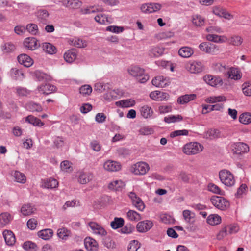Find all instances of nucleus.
<instances>
[{"mask_svg":"<svg viewBox=\"0 0 251 251\" xmlns=\"http://www.w3.org/2000/svg\"><path fill=\"white\" fill-rule=\"evenodd\" d=\"M129 74L135 77L141 83H144L149 79V76L145 73L144 69L137 66H132L128 69Z\"/></svg>","mask_w":251,"mask_h":251,"instance_id":"1","label":"nucleus"},{"mask_svg":"<svg viewBox=\"0 0 251 251\" xmlns=\"http://www.w3.org/2000/svg\"><path fill=\"white\" fill-rule=\"evenodd\" d=\"M203 149V147L201 144L197 142H194L185 144L183 148V151L187 155H192L201 152Z\"/></svg>","mask_w":251,"mask_h":251,"instance_id":"2","label":"nucleus"},{"mask_svg":"<svg viewBox=\"0 0 251 251\" xmlns=\"http://www.w3.org/2000/svg\"><path fill=\"white\" fill-rule=\"evenodd\" d=\"M219 176L222 183L227 186H232L235 184V179L233 174L227 170L219 172Z\"/></svg>","mask_w":251,"mask_h":251,"instance_id":"3","label":"nucleus"},{"mask_svg":"<svg viewBox=\"0 0 251 251\" xmlns=\"http://www.w3.org/2000/svg\"><path fill=\"white\" fill-rule=\"evenodd\" d=\"M210 201L216 208L221 210H226L230 206L229 201L222 197L214 196L211 197Z\"/></svg>","mask_w":251,"mask_h":251,"instance_id":"4","label":"nucleus"},{"mask_svg":"<svg viewBox=\"0 0 251 251\" xmlns=\"http://www.w3.org/2000/svg\"><path fill=\"white\" fill-rule=\"evenodd\" d=\"M149 165L145 162H138L130 167V171L136 175H144L149 170Z\"/></svg>","mask_w":251,"mask_h":251,"instance_id":"5","label":"nucleus"},{"mask_svg":"<svg viewBox=\"0 0 251 251\" xmlns=\"http://www.w3.org/2000/svg\"><path fill=\"white\" fill-rule=\"evenodd\" d=\"M199 48L201 51L208 54H214L219 51L218 48L209 42H202L199 45Z\"/></svg>","mask_w":251,"mask_h":251,"instance_id":"6","label":"nucleus"},{"mask_svg":"<svg viewBox=\"0 0 251 251\" xmlns=\"http://www.w3.org/2000/svg\"><path fill=\"white\" fill-rule=\"evenodd\" d=\"M204 68L203 64L201 61H193L189 62L187 66L186 69L191 73L197 74L201 72Z\"/></svg>","mask_w":251,"mask_h":251,"instance_id":"7","label":"nucleus"},{"mask_svg":"<svg viewBox=\"0 0 251 251\" xmlns=\"http://www.w3.org/2000/svg\"><path fill=\"white\" fill-rule=\"evenodd\" d=\"M231 148L233 153L237 154L246 153L249 151L248 145L243 142L234 143L231 145Z\"/></svg>","mask_w":251,"mask_h":251,"instance_id":"8","label":"nucleus"},{"mask_svg":"<svg viewBox=\"0 0 251 251\" xmlns=\"http://www.w3.org/2000/svg\"><path fill=\"white\" fill-rule=\"evenodd\" d=\"M162 8V5L157 3H145L140 7L141 10L145 13L155 12Z\"/></svg>","mask_w":251,"mask_h":251,"instance_id":"9","label":"nucleus"},{"mask_svg":"<svg viewBox=\"0 0 251 251\" xmlns=\"http://www.w3.org/2000/svg\"><path fill=\"white\" fill-rule=\"evenodd\" d=\"M88 225L93 233L100 236H104L107 234L105 229L100 224L95 222H90Z\"/></svg>","mask_w":251,"mask_h":251,"instance_id":"10","label":"nucleus"},{"mask_svg":"<svg viewBox=\"0 0 251 251\" xmlns=\"http://www.w3.org/2000/svg\"><path fill=\"white\" fill-rule=\"evenodd\" d=\"M128 196L132 201L133 205H134L139 210L143 211L145 209V206L142 200L133 192H130Z\"/></svg>","mask_w":251,"mask_h":251,"instance_id":"11","label":"nucleus"},{"mask_svg":"<svg viewBox=\"0 0 251 251\" xmlns=\"http://www.w3.org/2000/svg\"><path fill=\"white\" fill-rule=\"evenodd\" d=\"M94 178V175L90 172H81L79 173L78 176V181L82 184H85Z\"/></svg>","mask_w":251,"mask_h":251,"instance_id":"12","label":"nucleus"},{"mask_svg":"<svg viewBox=\"0 0 251 251\" xmlns=\"http://www.w3.org/2000/svg\"><path fill=\"white\" fill-rule=\"evenodd\" d=\"M24 46L31 50H34L40 46L38 40L34 37H28L24 41Z\"/></svg>","mask_w":251,"mask_h":251,"instance_id":"13","label":"nucleus"},{"mask_svg":"<svg viewBox=\"0 0 251 251\" xmlns=\"http://www.w3.org/2000/svg\"><path fill=\"white\" fill-rule=\"evenodd\" d=\"M153 226V223L151 221L146 220L139 222L136 228L139 232H146L149 230Z\"/></svg>","mask_w":251,"mask_h":251,"instance_id":"14","label":"nucleus"},{"mask_svg":"<svg viewBox=\"0 0 251 251\" xmlns=\"http://www.w3.org/2000/svg\"><path fill=\"white\" fill-rule=\"evenodd\" d=\"M170 83L169 79L163 76H156L152 80V84L157 87H165L169 85Z\"/></svg>","mask_w":251,"mask_h":251,"instance_id":"15","label":"nucleus"},{"mask_svg":"<svg viewBox=\"0 0 251 251\" xmlns=\"http://www.w3.org/2000/svg\"><path fill=\"white\" fill-rule=\"evenodd\" d=\"M150 97L154 100L162 101L167 100L169 98V95L167 93L155 91L150 93Z\"/></svg>","mask_w":251,"mask_h":251,"instance_id":"16","label":"nucleus"},{"mask_svg":"<svg viewBox=\"0 0 251 251\" xmlns=\"http://www.w3.org/2000/svg\"><path fill=\"white\" fill-rule=\"evenodd\" d=\"M204 80L209 85L216 87L218 85H222V79L219 77H214L212 75H207L204 76Z\"/></svg>","mask_w":251,"mask_h":251,"instance_id":"17","label":"nucleus"},{"mask_svg":"<svg viewBox=\"0 0 251 251\" xmlns=\"http://www.w3.org/2000/svg\"><path fill=\"white\" fill-rule=\"evenodd\" d=\"M103 167L105 170L108 171L114 172L119 170L121 165L117 162L108 160L104 163Z\"/></svg>","mask_w":251,"mask_h":251,"instance_id":"18","label":"nucleus"},{"mask_svg":"<svg viewBox=\"0 0 251 251\" xmlns=\"http://www.w3.org/2000/svg\"><path fill=\"white\" fill-rule=\"evenodd\" d=\"M85 246L88 251H96L98 245L97 241L90 237H87L84 241Z\"/></svg>","mask_w":251,"mask_h":251,"instance_id":"19","label":"nucleus"},{"mask_svg":"<svg viewBox=\"0 0 251 251\" xmlns=\"http://www.w3.org/2000/svg\"><path fill=\"white\" fill-rule=\"evenodd\" d=\"M18 60L21 64H23L24 66L26 67L31 66L33 63L32 59L25 54L19 55L18 56Z\"/></svg>","mask_w":251,"mask_h":251,"instance_id":"20","label":"nucleus"},{"mask_svg":"<svg viewBox=\"0 0 251 251\" xmlns=\"http://www.w3.org/2000/svg\"><path fill=\"white\" fill-rule=\"evenodd\" d=\"M49 16V12L45 9H39L36 12L38 21L40 23L43 24H46L48 22V18Z\"/></svg>","mask_w":251,"mask_h":251,"instance_id":"21","label":"nucleus"},{"mask_svg":"<svg viewBox=\"0 0 251 251\" xmlns=\"http://www.w3.org/2000/svg\"><path fill=\"white\" fill-rule=\"evenodd\" d=\"M39 92L45 95H48L56 91V87L50 83L42 84L38 87Z\"/></svg>","mask_w":251,"mask_h":251,"instance_id":"22","label":"nucleus"},{"mask_svg":"<svg viewBox=\"0 0 251 251\" xmlns=\"http://www.w3.org/2000/svg\"><path fill=\"white\" fill-rule=\"evenodd\" d=\"M3 235L5 239L6 244L9 246L13 245L16 241L15 237L13 233L8 230H5L3 232Z\"/></svg>","mask_w":251,"mask_h":251,"instance_id":"23","label":"nucleus"},{"mask_svg":"<svg viewBox=\"0 0 251 251\" xmlns=\"http://www.w3.org/2000/svg\"><path fill=\"white\" fill-rule=\"evenodd\" d=\"M194 52V50L188 46L182 47L178 50V54L183 58H189Z\"/></svg>","mask_w":251,"mask_h":251,"instance_id":"24","label":"nucleus"},{"mask_svg":"<svg viewBox=\"0 0 251 251\" xmlns=\"http://www.w3.org/2000/svg\"><path fill=\"white\" fill-rule=\"evenodd\" d=\"M183 218L186 223L193 224L195 222V214L189 210H185L182 212Z\"/></svg>","mask_w":251,"mask_h":251,"instance_id":"25","label":"nucleus"},{"mask_svg":"<svg viewBox=\"0 0 251 251\" xmlns=\"http://www.w3.org/2000/svg\"><path fill=\"white\" fill-rule=\"evenodd\" d=\"M125 186V183L121 180L111 181L108 184V188L111 190L120 191Z\"/></svg>","mask_w":251,"mask_h":251,"instance_id":"26","label":"nucleus"},{"mask_svg":"<svg viewBox=\"0 0 251 251\" xmlns=\"http://www.w3.org/2000/svg\"><path fill=\"white\" fill-rule=\"evenodd\" d=\"M140 111L141 116L146 119L151 118L153 114L152 109L147 105L142 106L140 109Z\"/></svg>","mask_w":251,"mask_h":251,"instance_id":"27","label":"nucleus"},{"mask_svg":"<svg viewBox=\"0 0 251 251\" xmlns=\"http://www.w3.org/2000/svg\"><path fill=\"white\" fill-rule=\"evenodd\" d=\"M227 74L229 78L235 80H239L242 77V74L237 68H230Z\"/></svg>","mask_w":251,"mask_h":251,"instance_id":"28","label":"nucleus"},{"mask_svg":"<svg viewBox=\"0 0 251 251\" xmlns=\"http://www.w3.org/2000/svg\"><path fill=\"white\" fill-rule=\"evenodd\" d=\"M36 209L30 204L23 205L21 209V213L25 216L29 215L34 213Z\"/></svg>","mask_w":251,"mask_h":251,"instance_id":"29","label":"nucleus"},{"mask_svg":"<svg viewBox=\"0 0 251 251\" xmlns=\"http://www.w3.org/2000/svg\"><path fill=\"white\" fill-rule=\"evenodd\" d=\"M196 98L195 94H187L180 96L177 99V102L180 104H184L191 100H194Z\"/></svg>","mask_w":251,"mask_h":251,"instance_id":"30","label":"nucleus"},{"mask_svg":"<svg viewBox=\"0 0 251 251\" xmlns=\"http://www.w3.org/2000/svg\"><path fill=\"white\" fill-rule=\"evenodd\" d=\"M135 104V101L131 99L123 100L116 102L115 104L118 106L122 107H129L134 106Z\"/></svg>","mask_w":251,"mask_h":251,"instance_id":"31","label":"nucleus"},{"mask_svg":"<svg viewBox=\"0 0 251 251\" xmlns=\"http://www.w3.org/2000/svg\"><path fill=\"white\" fill-rule=\"evenodd\" d=\"M12 220L11 215L7 212L0 214V227H3Z\"/></svg>","mask_w":251,"mask_h":251,"instance_id":"32","label":"nucleus"},{"mask_svg":"<svg viewBox=\"0 0 251 251\" xmlns=\"http://www.w3.org/2000/svg\"><path fill=\"white\" fill-rule=\"evenodd\" d=\"M206 39L208 41L216 43L225 42L227 40V38L225 36H222L213 34H210L207 35L206 36Z\"/></svg>","mask_w":251,"mask_h":251,"instance_id":"33","label":"nucleus"},{"mask_svg":"<svg viewBox=\"0 0 251 251\" xmlns=\"http://www.w3.org/2000/svg\"><path fill=\"white\" fill-rule=\"evenodd\" d=\"M76 57V53L75 50H70L66 51L64 54L65 60L68 62H73Z\"/></svg>","mask_w":251,"mask_h":251,"instance_id":"34","label":"nucleus"},{"mask_svg":"<svg viewBox=\"0 0 251 251\" xmlns=\"http://www.w3.org/2000/svg\"><path fill=\"white\" fill-rule=\"evenodd\" d=\"M220 132L218 130L215 129H210L206 131L204 134V137L208 139H214L219 136Z\"/></svg>","mask_w":251,"mask_h":251,"instance_id":"35","label":"nucleus"},{"mask_svg":"<svg viewBox=\"0 0 251 251\" xmlns=\"http://www.w3.org/2000/svg\"><path fill=\"white\" fill-rule=\"evenodd\" d=\"M25 121L34 126H42L44 123L39 119L32 115H29L25 118Z\"/></svg>","mask_w":251,"mask_h":251,"instance_id":"36","label":"nucleus"},{"mask_svg":"<svg viewBox=\"0 0 251 251\" xmlns=\"http://www.w3.org/2000/svg\"><path fill=\"white\" fill-rule=\"evenodd\" d=\"M42 47L43 50L49 54H52L56 52L55 47L50 43H43Z\"/></svg>","mask_w":251,"mask_h":251,"instance_id":"37","label":"nucleus"},{"mask_svg":"<svg viewBox=\"0 0 251 251\" xmlns=\"http://www.w3.org/2000/svg\"><path fill=\"white\" fill-rule=\"evenodd\" d=\"M53 231L50 229H46L39 231L38 232V235L39 237L44 240H48L52 237Z\"/></svg>","mask_w":251,"mask_h":251,"instance_id":"38","label":"nucleus"},{"mask_svg":"<svg viewBox=\"0 0 251 251\" xmlns=\"http://www.w3.org/2000/svg\"><path fill=\"white\" fill-rule=\"evenodd\" d=\"M58 185L57 181L52 178H50L45 180L43 184L44 187L48 189L55 188L57 187Z\"/></svg>","mask_w":251,"mask_h":251,"instance_id":"39","label":"nucleus"},{"mask_svg":"<svg viewBox=\"0 0 251 251\" xmlns=\"http://www.w3.org/2000/svg\"><path fill=\"white\" fill-rule=\"evenodd\" d=\"M207 221L211 225H216L221 223V218L217 214H211L208 217Z\"/></svg>","mask_w":251,"mask_h":251,"instance_id":"40","label":"nucleus"},{"mask_svg":"<svg viewBox=\"0 0 251 251\" xmlns=\"http://www.w3.org/2000/svg\"><path fill=\"white\" fill-rule=\"evenodd\" d=\"M127 217L128 219L132 221L137 222L141 220V215L134 210H130L127 213Z\"/></svg>","mask_w":251,"mask_h":251,"instance_id":"41","label":"nucleus"},{"mask_svg":"<svg viewBox=\"0 0 251 251\" xmlns=\"http://www.w3.org/2000/svg\"><path fill=\"white\" fill-rule=\"evenodd\" d=\"M124 224V220L122 218H114V220L110 223V226L113 229H116L122 227Z\"/></svg>","mask_w":251,"mask_h":251,"instance_id":"42","label":"nucleus"},{"mask_svg":"<svg viewBox=\"0 0 251 251\" xmlns=\"http://www.w3.org/2000/svg\"><path fill=\"white\" fill-rule=\"evenodd\" d=\"M26 108L32 112H41L43 108L41 105L37 103L30 102L26 104Z\"/></svg>","mask_w":251,"mask_h":251,"instance_id":"43","label":"nucleus"},{"mask_svg":"<svg viewBox=\"0 0 251 251\" xmlns=\"http://www.w3.org/2000/svg\"><path fill=\"white\" fill-rule=\"evenodd\" d=\"M164 49L159 47H154L150 51V55L152 57H159L163 54Z\"/></svg>","mask_w":251,"mask_h":251,"instance_id":"44","label":"nucleus"},{"mask_svg":"<svg viewBox=\"0 0 251 251\" xmlns=\"http://www.w3.org/2000/svg\"><path fill=\"white\" fill-rule=\"evenodd\" d=\"M226 99L224 96H212L206 99L207 102L214 103L217 102L225 101Z\"/></svg>","mask_w":251,"mask_h":251,"instance_id":"45","label":"nucleus"},{"mask_svg":"<svg viewBox=\"0 0 251 251\" xmlns=\"http://www.w3.org/2000/svg\"><path fill=\"white\" fill-rule=\"evenodd\" d=\"M183 119L182 117L180 115H170L168 117H165L164 121L167 123H174L179 122Z\"/></svg>","mask_w":251,"mask_h":251,"instance_id":"46","label":"nucleus"},{"mask_svg":"<svg viewBox=\"0 0 251 251\" xmlns=\"http://www.w3.org/2000/svg\"><path fill=\"white\" fill-rule=\"evenodd\" d=\"M208 189L209 191L215 194L220 195H223L224 194V192L221 190L217 185L213 183H209L208 184Z\"/></svg>","mask_w":251,"mask_h":251,"instance_id":"47","label":"nucleus"},{"mask_svg":"<svg viewBox=\"0 0 251 251\" xmlns=\"http://www.w3.org/2000/svg\"><path fill=\"white\" fill-rule=\"evenodd\" d=\"M14 177L17 182L25 183L26 181L25 175L19 171H15L14 172Z\"/></svg>","mask_w":251,"mask_h":251,"instance_id":"48","label":"nucleus"},{"mask_svg":"<svg viewBox=\"0 0 251 251\" xmlns=\"http://www.w3.org/2000/svg\"><path fill=\"white\" fill-rule=\"evenodd\" d=\"M239 121L243 124H248L251 123V115L249 113H243L239 118Z\"/></svg>","mask_w":251,"mask_h":251,"instance_id":"49","label":"nucleus"},{"mask_svg":"<svg viewBox=\"0 0 251 251\" xmlns=\"http://www.w3.org/2000/svg\"><path fill=\"white\" fill-rule=\"evenodd\" d=\"M72 44L77 48H85L87 46L86 42L79 38L73 39L72 41Z\"/></svg>","mask_w":251,"mask_h":251,"instance_id":"50","label":"nucleus"},{"mask_svg":"<svg viewBox=\"0 0 251 251\" xmlns=\"http://www.w3.org/2000/svg\"><path fill=\"white\" fill-rule=\"evenodd\" d=\"M193 24L197 26H201L204 25V19L200 15L194 16L192 20Z\"/></svg>","mask_w":251,"mask_h":251,"instance_id":"51","label":"nucleus"},{"mask_svg":"<svg viewBox=\"0 0 251 251\" xmlns=\"http://www.w3.org/2000/svg\"><path fill=\"white\" fill-rule=\"evenodd\" d=\"M242 91L247 96H251V82H246L242 84Z\"/></svg>","mask_w":251,"mask_h":251,"instance_id":"52","label":"nucleus"},{"mask_svg":"<svg viewBox=\"0 0 251 251\" xmlns=\"http://www.w3.org/2000/svg\"><path fill=\"white\" fill-rule=\"evenodd\" d=\"M141 247V244L137 240L131 241L128 246V251H137Z\"/></svg>","mask_w":251,"mask_h":251,"instance_id":"53","label":"nucleus"},{"mask_svg":"<svg viewBox=\"0 0 251 251\" xmlns=\"http://www.w3.org/2000/svg\"><path fill=\"white\" fill-rule=\"evenodd\" d=\"M71 232L66 228H62L59 229L57 231V235L59 238L66 240L70 235Z\"/></svg>","mask_w":251,"mask_h":251,"instance_id":"54","label":"nucleus"},{"mask_svg":"<svg viewBox=\"0 0 251 251\" xmlns=\"http://www.w3.org/2000/svg\"><path fill=\"white\" fill-rule=\"evenodd\" d=\"M60 168L62 171L66 172H70L73 170L71 163L68 160L62 161L60 164Z\"/></svg>","mask_w":251,"mask_h":251,"instance_id":"55","label":"nucleus"},{"mask_svg":"<svg viewBox=\"0 0 251 251\" xmlns=\"http://www.w3.org/2000/svg\"><path fill=\"white\" fill-rule=\"evenodd\" d=\"M12 76L15 79H22L24 78V74L23 72L18 69H12L11 70Z\"/></svg>","mask_w":251,"mask_h":251,"instance_id":"56","label":"nucleus"},{"mask_svg":"<svg viewBox=\"0 0 251 251\" xmlns=\"http://www.w3.org/2000/svg\"><path fill=\"white\" fill-rule=\"evenodd\" d=\"M26 29L33 35H36L38 32V26L35 24H28L26 26Z\"/></svg>","mask_w":251,"mask_h":251,"instance_id":"57","label":"nucleus"},{"mask_svg":"<svg viewBox=\"0 0 251 251\" xmlns=\"http://www.w3.org/2000/svg\"><path fill=\"white\" fill-rule=\"evenodd\" d=\"M92 91V87L88 85L82 86L79 89V92L83 96L89 95Z\"/></svg>","mask_w":251,"mask_h":251,"instance_id":"58","label":"nucleus"},{"mask_svg":"<svg viewBox=\"0 0 251 251\" xmlns=\"http://www.w3.org/2000/svg\"><path fill=\"white\" fill-rule=\"evenodd\" d=\"M16 47L14 44L11 43H7L4 44L2 47V50L5 53H8L14 51Z\"/></svg>","mask_w":251,"mask_h":251,"instance_id":"59","label":"nucleus"},{"mask_svg":"<svg viewBox=\"0 0 251 251\" xmlns=\"http://www.w3.org/2000/svg\"><path fill=\"white\" fill-rule=\"evenodd\" d=\"M134 230V226L130 224H126L121 229V233L123 234H130Z\"/></svg>","mask_w":251,"mask_h":251,"instance_id":"60","label":"nucleus"},{"mask_svg":"<svg viewBox=\"0 0 251 251\" xmlns=\"http://www.w3.org/2000/svg\"><path fill=\"white\" fill-rule=\"evenodd\" d=\"M189 134V131L186 129L183 130H175L170 134V136L172 138L178 136H181V135H185L187 136Z\"/></svg>","mask_w":251,"mask_h":251,"instance_id":"61","label":"nucleus"},{"mask_svg":"<svg viewBox=\"0 0 251 251\" xmlns=\"http://www.w3.org/2000/svg\"><path fill=\"white\" fill-rule=\"evenodd\" d=\"M95 21L100 24H105L106 22H108L107 17L104 14H99L95 17Z\"/></svg>","mask_w":251,"mask_h":251,"instance_id":"62","label":"nucleus"},{"mask_svg":"<svg viewBox=\"0 0 251 251\" xmlns=\"http://www.w3.org/2000/svg\"><path fill=\"white\" fill-rule=\"evenodd\" d=\"M106 30L115 33H119L124 31V28L121 26L111 25L107 26Z\"/></svg>","mask_w":251,"mask_h":251,"instance_id":"63","label":"nucleus"},{"mask_svg":"<svg viewBox=\"0 0 251 251\" xmlns=\"http://www.w3.org/2000/svg\"><path fill=\"white\" fill-rule=\"evenodd\" d=\"M16 93L19 96H26L29 94V91L25 88L17 87L15 88Z\"/></svg>","mask_w":251,"mask_h":251,"instance_id":"64","label":"nucleus"}]
</instances>
